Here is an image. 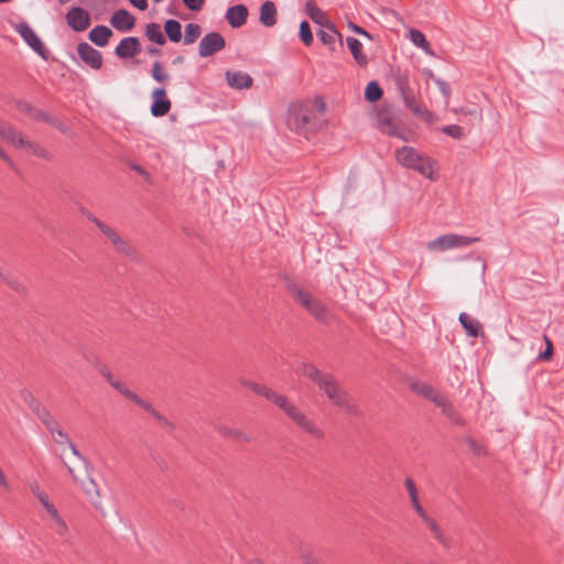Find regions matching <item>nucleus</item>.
Segmentation results:
<instances>
[{
    "instance_id": "f257e3e1",
    "label": "nucleus",
    "mask_w": 564,
    "mask_h": 564,
    "mask_svg": "<svg viewBox=\"0 0 564 564\" xmlns=\"http://www.w3.org/2000/svg\"><path fill=\"white\" fill-rule=\"evenodd\" d=\"M283 281L285 289L293 296V299L299 304H301L318 323L326 326L332 324L334 315L325 303L314 297L291 276L285 275Z\"/></svg>"
},
{
    "instance_id": "f03ea898",
    "label": "nucleus",
    "mask_w": 564,
    "mask_h": 564,
    "mask_svg": "<svg viewBox=\"0 0 564 564\" xmlns=\"http://www.w3.org/2000/svg\"><path fill=\"white\" fill-rule=\"evenodd\" d=\"M394 155L398 163L402 166L416 171L431 181L437 178L435 161L419 152L416 149L404 145L397 149Z\"/></svg>"
},
{
    "instance_id": "7ed1b4c3",
    "label": "nucleus",
    "mask_w": 564,
    "mask_h": 564,
    "mask_svg": "<svg viewBox=\"0 0 564 564\" xmlns=\"http://www.w3.org/2000/svg\"><path fill=\"white\" fill-rule=\"evenodd\" d=\"M4 139L8 142H10L14 148L24 149L28 153L33 154L36 158H41L44 160L52 159V155L48 151H46L37 142L25 139L22 132L18 131L11 124L7 129V134Z\"/></svg>"
},
{
    "instance_id": "20e7f679",
    "label": "nucleus",
    "mask_w": 564,
    "mask_h": 564,
    "mask_svg": "<svg viewBox=\"0 0 564 564\" xmlns=\"http://www.w3.org/2000/svg\"><path fill=\"white\" fill-rule=\"evenodd\" d=\"M328 400L336 406L343 409L348 415L361 417L362 411L355 402L354 398L346 390L341 389L339 382L325 393Z\"/></svg>"
},
{
    "instance_id": "39448f33",
    "label": "nucleus",
    "mask_w": 564,
    "mask_h": 564,
    "mask_svg": "<svg viewBox=\"0 0 564 564\" xmlns=\"http://www.w3.org/2000/svg\"><path fill=\"white\" fill-rule=\"evenodd\" d=\"M400 111L393 107H383L378 113L379 130L390 137L403 138Z\"/></svg>"
},
{
    "instance_id": "423d86ee",
    "label": "nucleus",
    "mask_w": 564,
    "mask_h": 564,
    "mask_svg": "<svg viewBox=\"0 0 564 564\" xmlns=\"http://www.w3.org/2000/svg\"><path fill=\"white\" fill-rule=\"evenodd\" d=\"M302 372L324 393L329 392V389H332L333 386L338 382L334 375L330 372L321 371L315 365L311 362H304L302 365Z\"/></svg>"
},
{
    "instance_id": "0eeeda50",
    "label": "nucleus",
    "mask_w": 564,
    "mask_h": 564,
    "mask_svg": "<svg viewBox=\"0 0 564 564\" xmlns=\"http://www.w3.org/2000/svg\"><path fill=\"white\" fill-rule=\"evenodd\" d=\"M478 237H466L457 234L443 235L427 243L430 250H447L459 247H467L478 241Z\"/></svg>"
},
{
    "instance_id": "6e6552de",
    "label": "nucleus",
    "mask_w": 564,
    "mask_h": 564,
    "mask_svg": "<svg viewBox=\"0 0 564 564\" xmlns=\"http://www.w3.org/2000/svg\"><path fill=\"white\" fill-rule=\"evenodd\" d=\"M68 473L73 477L74 481L77 482L88 500L94 505L95 508H100V492L98 485L96 481L91 478V476L88 473V469L85 474V477L82 478L79 475L75 474V470L73 467L66 465Z\"/></svg>"
},
{
    "instance_id": "1a4fd4ad",
    "label": "nucleus",
    "mask_w": 564,
    "mask_h": 564,
    "mask_svg": "<svg viewBox=\"0 0 564 564\" xmlns=\"http://www.w3.org/2000/svg\"><path fill=\"white\" fill-rule=\"evenodd\" d=\"M288 120L289 124L296 130L311 131L315 130L318 124V119L307 108H293Z\"/></svg>"
},
{
    "instance_id": "9d476101",
    "label": "nucleus",
    "mask_w": 564,
    "mask_h": 564,
    "mask_svg": "<svg viewBox=\"0 0 564 564\" xmlns=\"http://www.w3.org/2000/svg\"><path fill=\"white\" fill-rule=\"evenodd\" d=\"M226 47L225 37L216 31L206 33L198 45V55L203 58L210 57Z\"/></svg>"
},
{
    "instance_id": "9b49d317",
    "label": "nucleus",
    "mask_w": 564,
    "mask_h": 564,
    "mask_svg": "<svg viewBox=\"0 0 564 564\" xmlns=\"http://www.w3.org/2000/svg\"><path fill=\"white\" fill-rule=\"evenodd\" d=\"M15 31L36 54H39L44 59L47 58V52L43 42L26 22L22 21L18 23L15 25Z\"/></svg>"
},
{
    "instance_id": "f8f14e48",
    "label": "nucleus",
    "mask_w": 564,
    "mask_h": 564,
    "mask_svg": "<svg viewBox=\"0 0 564 564\" xmlns=\"http://www.w3.org/2000/svg\"><path fill=\"white\" fill-rule=\"evenodd\" d=\"M67 25L75 32H82L90 25V14L82 7H73L66 13Z\"/></svg>"
},
{
    "instance_id": "ddd939ff",
    "label": "nucleus",
    "mask_w": 564,
    "mask_h": 564,
    "mask_svg": "<svg viewBox=\"0 0 564 564\" xmlns=\"http://www.w3.org/2000/svg\"><path fill=\"white\" fill-rule=\"evenodd\" d=\"M77 54L82 62L90 68L98 70L102 66V54L94 48L87 42H80L77 45Z\"/></svg>"
},
{
    "instance_id": "4468645a",
    "label": "nucleus",
    "mask_w": 564,
    "mask_h": 564,
    "mask_svg": "<svg viewBox=\"0 0 564 564\" xmlns=\"http://www.w3.org/2000/svg\"><path fill=\"white\" fill-rule=\"evenodd\" d=\"M151 115L153 117H163L171 110V101L166 96V89L164 87H156L151 94Z\"/></svg>"
},
{
    "instance_id": "2eb2a0df",
    "label": "nucleus",
    "mask_w": 564,
    "mask_h": 564,
    "mask_svg": "<svg viewBox=\"0 0 564 564\" xmlns=\"http://www.w3.org/2000/svg\"><path fill=\"white\" fill-rule=\"evenodd\" d=\"M289 417L300 429H302L304 432L312 435L313 437L317 440H322L324 437V432L315 424V422L312 419H310L299 408Z\"/></svg>"
},
{
    "instance_id": "dca6fc26",
    "label": "nucleus",
    "mask_w": 564,
    "mask_h": 564,
    "mask_svg": "<svg viewBox=\"0 0 564 564\" xmlns=\"http://www.w3.org/2000/svg\"><path fill=\"white\" fill-rule=\"evenodd\" d=\"M405 108L411 110L416 117L422 119L427 123H432L435 119V116L427 108L423 107L420 100L414 95V91L401 97Z\"/></svg>"
},
{
    "instance_id": "f3484780",
    "label": "nucleus",
    "mask_w": 564,
    "mask_h": 564,
    "mask_svg": "<svg viewBox=\"0 0 564 564\" xmlns=\"http://www.w3.org/2000/svg\"><path fill=\"white\" fill-rule=\"evenodd\" d=\"M142 51L140 40L137 36L123 37L115 48V54L122 59L132 58Z\"/></svg>"
},
{
    "instance_id": "a211bd4d",
    "label": "nucleus",
    "mask_w": 564,
    "mask_h": 564,
    "mask_svg": "<svg viewBox=\"0 0 564 564\" xmlns=\"http://www.w3.org/2000/svg\"><path fill=\"white\" fill-rule=\"evenodd\" d=\"M410 389L423 397L424 399L433 402L435 405L437 402L442 400V398L445 395L441 393L437 389H435L431 383L423 382L420 380H413L410 382Z\"/></svg>"
},
{
    "instance_id": "6ab92c4d",
    "label": "nucleus",
    "mask_w": 564,
    "mask_h": 564,
    "mask_svg": "<svg viewBox=\"0 0 564 564\" xmlns=\"http://www.w3.org/2000/svg\"><path fill=\"white\" fill-rule=\"evenodd\" d=\"M389 75L400 97H403L413 91V89L410 86L409 72L406 69H403L400 66H392L390 68Z\"/></svg>"
},
{
    "instance_id": "aec40b11",
    "label": "nucleus",
    "mask_w": 564,
    "mask_h": 564,
    "mask_svg": "<svg viewBox=\"0 0 564 564\" xmlns=\"http://www.w3.org/2000/svg\"><path fill=\"white\" fill-rule=\"evenodd\" d=\"M110 24L118 31L128 32L134 28L135 18L128 10L119 9L112 14Z\"/></svg>"
},
{
    "instance_id": "412c9836",
    "label": "nucleus",
    "mask_w": 564,
    "mask_h": 564,
    "mask_svg": "<svg viewBox=\"0 0 564 564\" xmlns=\"http://www.w3.org/2000/svg\"><path fill=\"white\" fill-rule=\"evenodd\" d=\"M225 76L228 86L237 90L248 89L253 85V78L241 70H226Z\"/></svg>"
},
{
    "instance_id": "4be33fe9",
    "label": "nucleus",
    "mask_w": 564,
    "mask_h": 564,
    "mask_svg": "<svg viewBox=\"0 0 564 564\" xmlns=\"http://www.w3.org/2000/svg\"><path fill=\"white\" fill-rule=\"evenodd\" d=\"M248 15L249 11L245 4H236L227 9L225 18L231 28L238 29L247 22Z\"/></svg>"
},
{
    "instance_id": "5701e85b",
    "label": "nucleus",
    "mask_w": 564,
    "mask_h": 564,
    "mask_svg": "<svg viewBox=\"0 0 564 564\" xmlns=\"http://www.w3.org/2000/svg\"><path fill=\"white\" fill-rule=\"evenodd\" d=\"M305 9L307 15L314 23L324 29L334 30V23L326 18L325 12L317 7L314 0L306 1Z\"/></svg>"
},
{
    "instance_id": "b1692460",
    "label": "nucleus",
    "mask_w": 564,
    "mask_h": 564,
    "mask_svg": "<svg viewBox=\"0 0 564 564\" xmlns=\"http://www.w3.org/2000/svg\"><path fill=\"white\" fill-rule=\"evenodd\" d=\"M436 406L441 408L442 413L455 425H466V420L463 417L460 412L455 408L451 400L444 395Z\"/></svg>"
},
{
    "instance_id": "393cba45",
    "label": "nucleus",
    "mask_w": 564,
    "mask_h": 564,
    "mask_svg": "<svg viewBox=\"0 0 564 564\" xmlns=\"http://www.w3.org/2000/svg\"><path fill=\"white\" fill-rule=\"evenodd\" d=\"M96 369L108 381V383L123 397L128 398L130 395L132 391L122 381L116 379L105 364L98 361L96 364Z\"/></svg>"
},
{
    "instance_id": "a878e982",
    "label": "nucleus",
    "mask_w": 564,
    "mask_h": 564,
    "mask_svg": "<svg viewBox=\"0 0 564 564\" xmlns=\"http://www.w3.org/2000/svg\"><path fill=\"white\" fill-rule=\"evenodd\" d=\"M214 429L225 438H231L241 443H251L252 436L239 429L228 427L224 424H214Z\"/></svg>"
},
{
    "instance_id": "bb28decb",
    "label": "nucleus",
    "mask_w": 564,
    "mask_h": 564,
    "mask_svg": "<svg viewBox=\"0 0 564 564\" xmlns=\"http://www.w3.org/2000/svg\"><path fill=\"white\" fill-rule=\"evenodd\" d=\"M259 21L267 28H272L276 24V7L273 1H264L260 7Z\"/></svg>"
},
{
    "instance_id": "cd10ccee",
    "label": "nucleus",
    "mask_w": 564,
    "mask_h": 564,
    "mask_svg": "<svg viewBox=\"0 0 564 564\" xmlns=\"http://www.w3.org/2000/svg\"><path fill=\"white\" fill-rule=\"evenodd\" d=\"M112 36V31L106 25H96L89 31L88 39L97 46L104 47Z\"/></svg>"
},
{
    "instance_id": "c85d7f7f",
    "label": "nucleus",
    "mask_w": 564,
    "mask_h": 564,
    "mask_svg": "<svg viewBox=\"0 0 564 564\" xmlns=\"http://www.w3.org/2000/svg\"><path fill=\"white\" fill-rule=\"evenodd\" d=\"M346 43L355 62L361 67L366 66L368 64V57L362 53L361 42L356 37L348 36Z\"/></svg>"
},
{
    "instance_id": "c756f323",
    "label": "nucleus",
    "mask_w": 564,
    "mask_h": 564,
    "mask_svg": "<svg viewBox=\"0 0 564 564\" xmlns=\"http://www.w3.org/2000/svg\"><path fill=\"white\" fill-rule=\"evenodd\" d=\"M420 518L424 521V523L427 525V528L433 533L434 538L443 545V547L449 549L451 541L448 538H446L444 535V533L442 532L437 522L433 518H431L427 513H425V516H421Z\"/></svg>"
},
{
    "instance_id": "7c9ffc66",
    "label": "nucleus",
    "mask_w": 564,
    "mask_h": 564,
    "mask_svg": "<svg viewBox=\"0 0 564 564\" xmlns=\"http://www.w3.org/2000/svg\"><path fill=\"white\" fill-rule=\"evenodd\" d=\"M458 321L468 336L477 337L480 334V323L477 319L470 317L467 313H460Z\"/></svg>"
},
{
    "instance_id": "2f4dec72",
    "label": "nucleus",
    "mask_w": 564,
    "mask_h": 564,
    "mask_svg": "<svg viewBox=\"0 0 564 564\" xmlns=\"http://www.w3.org/2000/svg\"><path fill=\"white\" fill-rule=\"evenodd\" d=\"M409 36L411 42L420 47L424 53L434 56V52L432 50L431 43L426 40L423 32L417 29H411L409 31Z\"/></svg>"
},
{
    "instance_id": "473e14b6",
    "label": "nucleus",
    "mask_w": 564,
    "mask_h": 564,
    "mask_svg": "<svg viewBox=\"0 0 564 564\" xmlns=\"http://www.w3.org/2000/svg\"><path fill=\"white\" fill-rule=\"evenodd\" d=\"M316 34H317L318 39L321 40V42L324 45H327L329 47V50H332V51L335 50L336 39H338L340 43L343 41L341 34L337 31V29L335 26H334V30H327L324 28L319 29Z\"/></svg>"
},
{
    "instance_id": "72a5a7b5",
    "label": "nucleus",
    "mask_w": 564,
    "mask_h": 564,
    "mask_svg": "<svg viewBox=\"0 0 564 564\" xmlns=\"http://www.w3.org/2000/svg\"><path fill=\"white\" fill-rule=\"evenodd\" d=\"M127 399L131 400L137 405L142 408L144 411L150 413L158 422H160V423L165 422V416L163 414H161L159 411H156L151 403L143 400L141 397H139L133 391L130 393V395Z\"/></svg>"
},
{
    "instance_id": "f704fd0d",
    "label": "nucleus",
    "mask_w": 564,
    "mask_h": 564,
    "mask_svg": "<svg viewBox=\"0 0 564 564\" xmlns=\"http://www.w3.org/2000/svg\"><path fill=\"white\" fill-rule=\"evenodd\" d=\"M404 486L409 492L410 500H411V503H412L415 512L419 514V517L425 516L426 511L423 509V507L420 503L416 486H415L413 479L410 477L405 478Z\"/></svg>"
},
{
    "instance_id": "c9c22d12",
    "label": "nucleus",
    "mask_w": 564,
    "mask_h": 564,
    "mask_svg": "<svg viewBox=\"0 0 564 564\" xmlns=\"http://www.w3.org/2000/svg\"><path fill=\"white\" fill-rule=\"evenodd\" d=\"M144 34L149 41L158 45H164L166 43V37L162 33L160 24L155 22H151L145 25Z\"/></svg>"
},
{
    "instance_id": "e433bc0d",
    "label": "nucleus",
    "mask_w": 564,
    "mask_h": 564,
    "mask_svg": "<svg viewBox=\"0 0 564 564\" xmlns=\"http://www.w3.org/2000/svg\"><path fill=\"white\" fill-rule=\"evenodd\" d=\"M164 31L171 42L178 43L182 40V25L177 20H166L164 23Z\"/></svg>"
},
{
    "instance_id": "4c0bfd02",
    "label": "nucleus",
    "mask_w": 564,
    "mask_h": 564,
    "mask_svg": "<svg viewBox=\"0 0 564 564\" xmlns=\"http://www.w3.org/2000/svg\"><path fill=\"white\" fill-rule=\"evenodd\" d=\"M273 404H275L278 408H280L288 416H290L297 406L293 404L288 397L280 394L275 391V393L272 395V399L270 400Z\"/></svg>"
},
{
    "instance_id": "58836bf2",
    "label": "nucleus",
    "mask_w": 564,
    "mask_h": 564,
    "mask_svg": "<svg viewBox=\"0 0 564 564\" xmlns=\"http://www.w3.org/2000/svg\"><path fill=\"white\" fill-rule=\"evenodd\" d=\"M17 108L21 112H24V113L29 115L30 117H32L36 121H43V119H45L46 111L41 110V109L30 105L26 101H23V100L17 101Z\"/></svg>"
},
{
    "instance_id": "ea45409f",
    "label": "nucleus",
    "mask_w": 564,
    "mask_h": 564,
    "mask_svg": "<svg viewBox=\"0 0 564 564\" xmlns=\"http://www.w3.org/2000/svg\"><path fill=\"white\" fill-rule=\"evenodd\" d=\"M200 34H202V28L199 24H197V23L186 24L185 30H184V37H183L184 44L189 45V44L195 43L197 41V39L200 36Z\"/></svg>"
},
{
    "instance_id": "a19ab883",
    "label": "nucleus",
    "mask_w": 564,
    "mask_h": 564,
    "mask_svg": "<svg viewBox=\"0 0 564 564\" xmlns=\"http://www.w3.org/2000/svg\"><path fill=\"white\" fill-rule=\"evenodd\" d=\"M383 95L382 88L375 80L367 84L365 89V99L370 102H376L381 99Z\"/></svg>"
},
{
    "instance_id": "79ce46f5",
    "label": "nucleus",
    "mask_w": 564,
    "mask_h": 564,
    "mask_svg": "<svg viewBox=\"0 0 564 564\" xmlns=\"http://www.w3.org/2000/svg\"><path fill=\"white\" fill-rule=\"evenodd\" d=\"M111 243L121 254L132 260L137 258V251L120 236H118Z\"/></svg>"
},
{
    "instance_id": "37998d69",
    "label": "nucleus",
    "mask_w": 564,
    "mask_h": 564,
    "mask_svg": "<svg viewBox=\"0 0 564 564\" xmlns=\"http://www.w3.org/2000/svg\"><path fill=\"white\" fill-rule=\"evenodd\" d=\"M93 224L110 240V242L120 236L113 228L106 225L99 218H94Z\"/></svg>"
},
{
    "instance_id": "c03bdc74",
    "label": "nucleus",
    "mask_w": 564,
    "mask_h": 564,
    "mask_svg": "<svg viewBox=\"0 0 564 564\" xmlns=\"http://www.w3.org/2000/svg\"><path fill=\"white\" fill-rule=\"evenodd\" d=\"M299 36L306 46H310L313 43V34L311 31L310 23L306 20H303L300 23Z\"/></svg>"
},
{
    "instance_id": "a18cd8bd",
    "label": "nucleus",
    "mask_w": 564,
    "mask_h": 564,
    "mask_svg": "<svg viewBox=\"0 0 564 564\" xmlns=\"http://www.w3.org/2000/svg\"><path fill=\"white\" fill-rule=\"evenodd\" d=\"M0 279L13 291L18 293H25V286L11 275H8L1 271Z\"/></svg>"
},
{
    "instance_id": "49530a36",
    "label": "nucleus",
    "mask_w": 564,
    "mask_h": 564,
    "mask_svg": "<svg viewBox=\"0 0 564 564\" xmlns=\"http://www.w3.org/2000/svg\"><path fill=\"white\" fill-rule=\"evenodd\" d=\"M151 75L158 83L164 84L169 80V74L163 70L162 64L159 61L153 63Z\"/></svg>"
},
{
    "instance_id": "de8ad7c7",
    "label": "nucleus",
    "mask_w": 564,
    "mask_h": 564,
    "mask_svg": "<svg viewBox=\"0 0 564 564\" xmlns=\"http://www.w3.org/2000/svg\"><path fill=\"white\" fill-rule=\"evenodd\" d=\"M21 397L23 399V401L29 405V408L31 409V411L34 413L36 411V409H39L43 403L37 400L30 391L28 390H22L21 391Z\"/></svg>"
},
{
    "instance_id": "09e8293b",
    "label": "nucleus",
    "mask_w": 564,
    "mask_h": 564,
    "mask_svg": "<svg viewBox=\"0 0 564 564\" xmlns=\"http://www.w3.org/2000/svg\"><path fill=\"white\" fill-rule=\"evenodd\" d=\"M442 132L457 140H460L465 135L463 128L458 124L445 126L442 128Z\"/></svg>"
},
{
    "instance_id": "8fccbe9b",
    "label": "nucleus",
    "mask_w": 564,
    "mask_h": 564,
    "mask_svg": "<svg viewBox=\"0 0 564 564\" xmlns=\"http://www.w3.org/2000/svg\"><path fill=\"white\" fill-rule=\"evenodd\" d=\"M460 112L465 116H469L473 120H475L477 123L482 122V110L478 106H473L470 108H462Z\"/></svg>"
},
{
    "instance_id": "3c124183",
    "label": "nucleus",
    "mask_w": 564,
    "mask_h": 564,
    "mask_svg": "<svg viewBox=\"0 0 564 564\" xmlns=\"http://www.w3.org/2000/svg\"><path fill=\"white\" fill-rule=\"evenodd\" d=\"M252 391L258 395L265 398L268 401L272 399V395L275 393L274 390L267 387L265 384L257 383L252 387Z\"/></svg>"
},
{
    "instance_id": "603ef678",
    "label": "nucleus",
    "mask_w": 564,
    "mask_h": 564,
    "mask_svg": "<svg viewBox=\"0 0 564 564\" xmlns=\"http://www.w3.org/2000/svg\"><path fill=\"white\" fill-rule=\"evenodd\" d=\"M543 338L545 340V349H544V351H541L539 354L538 358L540 360L545 361V360H550L553 356V343L546 335H544Z\"/></svg>"
},
{
    "instance_id": "864d4df0",
    "label": "nucleus",
    "mask_w": 564,
    "mask_h": 564,
    "mask_svg": "<svg viewBox=\"0 0 564 564\" xmlns=\"http://www.w3.org/2000/svg\"><path fill=\"white\" fill-rule=\"evenodd\" d=\"M466 442L474 454L484 455L486 453V448L482 445L478 444L477 441L471 436H467Z\"/></svg>"
},
{
    "instance_id": "5fc2aeb1",
    "label": "nucleus",
    "mask_w": 564,
    "mask_h": 564,
    "mask_svg": "<svg viewBox=\"0 0 564 564\" xmlns=\"http://www.w3.org/2000/svg\"><path fill=\"white\" fill-rule=\"evenodd\" d=\"M434 83L437 85L444 98L448 100L452 93L449 84L441 78H434Z\"/></svg>"
},
{
    "instance_id": "6e6d98bb",
    "label": "nucleus",
    "mask_w": 564,
    "mask_h": 564,
    "mask_svg": "<svg viewBox=\"0 0 564 564\" xmlns=\"http://www.w3.org/2000/svg\"><path fill=\"white\" fill-rule=\"evenodd\" d=\"M55 521V532L59 536H65L68 533V527L64 519L58 516V518L53 519Z\"/></svg>"
},
{
    "instance_id": "4d7b16f0",
    "label": "nucleus",
    "mask_w": 564,
    "mask_h": 564,
    "mask_svg": "<svg viewBox=\"0 0 564 564\" xmlns=\"http://www.w3.org/2000/svg\"><path fill=\"white\" fill-rule=\"evenodd\" d=\"M67 445L69 446V448H70V451H72L73 455H74V456H76V457H78V458L84 463V465H85V469H86V470H87V469H89V468H90V466H91V465H90V463H89V460L80 454V452L78 451V448L76 447V445L74 444V442L70 440V441L67 443Z\"/></svg>"
},
{
    "instance_id": "13d9d810",
    "label": "nucleus",
    "mask_w": 564,
    "mask_h": 564,
    "mask_svg": "<svg viewBox=\"0 0 564 564\" xmlns=\"http://www.w3.org/2000/svg\"><path fill=\"white\" fill-rule=\"evenodd\" d=\"M347 25H348V28H349L352 32H355L356 34L362 35V36H365V37H367V39H369V40H373V36H372V34H371V33H369L366 29H364V28H361V26H359V25L355 24L354 22L349 21V22L347 23Z\"/></svg>"
},
{
    "instance_id": "bf43d9fd",
    "label": "nucleus",
    "mask_w": 564,
    "mask_h": 564,
    "mask_svg": "<svg viewBox=\"0 0 564 564\" xmlns=\"http://www.w3.org/2000/svg\"><path fill=\"white\" fill-rule=\"evenodd\" d=\"M183 3L191 11H200L205 0H183Z\"/></svg>"
},
{
    "instance_id": "052dcab7",
    "label": "nucleus",
    "mask_w": 564,
    "mask_h": 564,
    "mask_svg": "<svg viewBox=\"0 0 564 564\" xmlns=\"http://www.w3.org/2000/svg\"><path fill=\"white\" fill-rule=\"evenodd\" d=\"M34 414L37 416V419L42 423H44L45 420H50L51 417H53V415L51 414V412L48 411V409L44 404H42L39 409H36Z\"/></svg>"
},
{
    "instance_id": "680f3d73",
    "label": "nucleus",
    "mask_w": 564,
    "mask_h": 564,
    "mask_svg": "<svg viewBox=\"0 0 564 564\" xmlns=\"http://www.w3.org/2000/svg\"><path fill=\"white\" fill-rule=\"evenodd\" d=\"M43 425L46 427V430L54 436L55 433L58 431L59 424L54 417H51L50 420H45Z\"/></svg>"
},
{
    "instance_id": "e2e57ef3",
    "label": "nucleus",
    "mask_w": 564,
    "mask_h": 564,
    "mask_svg": "<svg viewBox=\"0 0 564 564\" xmlns=\"http://www.w3.org/2000/svg\"><path fill=\"white\" fill-rule=\"evenodd\" d=\"M129 167L131 170L135 171L139 175L143 176L147 181L150 180L151 176L143 166L131 162V163H129Z\"/></svg>"
},
{
    "instance_id": "0e129e2a",
    "label": "nucleus",
    "mask_w": 564,
    "mask_h": 564,
    "mask_svg": "<svg viewBox=\"0 0 564 564\" xmlns=\"http://www.w3.org/2000/svg\"><path fill=\"white\" fill-rule=\"evenodd\" d=\"M54 440L59 444H67L70 441L68 434L64 432L62 429H58V431L55 433Z\"/></svg>"
},
{
    "instance_id": "69168bd1",
    "label": "nucleus",
    "mask_w": 564,
    "mask_h": 564,
    "mask_svg": "<svg viewBox=\"0 0 564 564\" xmlns=\"http://www.w3.org/2000/svg\"><path fill=\"white\" fill-rule=\"evenodd\" d=\"M314 108L319 115H324L326 111V104L323 97L318 96L314 99Z\"/></svg>"
},
{
    "instance_id": "338daca9",
    "label": "nucleus",
    "mask_w": 564,
    "mask_h": 564,
    "mask_svg": "<svg viewBox=\"0 0 564 564\" xmlns=\"http://www.w3.org/2000/svg\"><path fill=\"white\" fill-rule=\"evenodd\" d=\"M151 457L152 459L155 462V464L161 468V469H166L167 468V464L166 462L161 457L160 454L158 453H151Z\"/></svg>"
},
{
    "instance_id": "774afa93",
    "label": "nucleus",
    "mask_w": 564,
    "mask_h": 564,
    "mask_svg": "<svg viewBox=\"0 0 564 564\" xmlns=\"http://www.w3.org/2000/svg\"><path fill=\"white\" fill-rule=\"evenodd\" d=\"M30 488H31V491L33 492V495L40 499V497H43L44 495H46L40 487V485L37 482H32L30 484Z\"/></svg>"
}]
</instances>
